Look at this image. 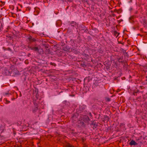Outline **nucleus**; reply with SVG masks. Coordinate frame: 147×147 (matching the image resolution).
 I'll return each instance as SVG.
<instances>
[{
	"instance_id": "5701e85b",
	"label": "nucleus",
	"mask_w": 147,
	"mask_h": 147,
	"mask_svg": "<svg viewBox=\"0 0 147 147\" xmlns=\"http://www.w3.org/2000/svg\"><path fill=\"white\" fill-rule=\"evenodd\" d=\"M87 118L88 119H89V118H88V117H87Z\"/></svg>"
},
{
	"instance_id": "f257e3e1",
	"label": "nucleus",
	"mask_w": 147,
	"mask_h": 147,
	"mask_svg": "<svg viewBox=\"0 0 147 147\" xmlns=\"http://www.w3.org/2000/svg\"><path fill=\"white\" fill-rule=\"evenodd\" d=\"M69 26H70L74 29L75 28L77 29L78 28V24L74 21H71L70 22Z\"/></svg>"
},
{
	"instance_id": "f8f14e48",
	"label": "nucleus",
	"mask_w": 147,
	"mask_h": 147,
	"mask_svg": "<svg viewBox=\"0 0 147 147\" xmlns=\"http://www.w3.org/2000/svg\"><path fill=\"white\" fill-rule=\"evenodd\" d=\"M103 50H102L101 48H99L98 50V53H99L101 54L102 53H103Z\"/></svg>"
},
{
	"instance_id": "b1692460",
	"label": "nucleus",
	"mask_w": 147,
	"mask_h": 147,
	"mask_svg": "<svg viewBox=\"0 0 147 147\" xmlns=\"http://www.w3.org/2000/svg\"><path fill=\"white\" fill-rule=\"evenodd\" d=\"M70 147H73V146H70Z\"/></svg>"
},
{
	"instance_id": "dca6fc26",
	"label": "nucleus",
	"mask_w": 147,
	"mask_h": 147,
	"mask_svg": "<svg viewBox=\"0 0 147 147\" xmlns=\"http://www.w3.org/2000/svg\"><path fill=\"white\" fill-rule=\"evenodd\" d=\"M73 0H65L66 1H68L69 2H72Z\"/></svg>"
},
{
	"instance_id": "4be33fe9",
	"label": "nucleus",
	"mask_w": 147,
	"mask_h": 147,
	"mask_svg": "<svg viewBox=\"0 0 147 147\" xmlns=\"http://www.w3.org/2000/svg\"><path fill=\"white\" fill-rule=\"evenodd\" d=\"M14 99H15V98H13V99H12V100H14Z\"/></svg>"
},
{
	"instance_id": "7ed1b4c3",
	"label": "nucleus",
	"mask_w": 147,
	"mask_h": 147,
	"mask_svg": "<svg viewBox=\"0 0 147 147\" xmlns=\"http://www.w3.org/2000/svg\"><path fill=\"white\" fill-rule=\"evenodd\" d=\"M77 124L78 126L79 127H83L85 126V124L84 122L80 120V119L78 120L77 122Z\"/></svg>"
},
{
	"instance_id": "4468645a",
	"label": "nucleus",
	"mask_w": 147,
	"mask_h": 147,
	"mask_svg": "<svg viewBox=\"0 0 147 147\" xmlns=\"http://www.w3.org/2000/svg\"><path fill=\"white\" fill-rule=\"evenodd\" d=\"M50 64L54 66H56V64L55 63H54L51 62Z\"/></svg>"
},
{
	"instance_id": "6e6552de",
	"label": "nucleus",
	"mask_w": 147,
	"mask_h": 147,
	"mask_svg": "<svg viewBox=\"0 0 147 147\" xmlns=\"http://www.w3.org/2000/svg\"><path fill=\"white\" fill-rule=\"evenodd\" d=\"M30 49L32 50L36 51H38L39 50V48L38 47H31Z\"/></svg>"
},
{
	"instance_id": "412c9836",
	"label": "nucleus",
	"mask_w": 147,
	"mask_h": 147,
	"mask_svg": "<svg viewBox=\"0 0 147 147\" xmlns=\"http://www.w3.org/2000/svg\"><path fill=\"white\" fill-rule=\"evenodd\" d=\"M1 127H0V131L1 130Z\"/></svg>"
},
{
	"instance_id": "a211bd4d",
	"label": "nucleus",
	"mask_w": 147,
	"mask_h": 147,
	"mask_svg": "<svg viewBox=\"0 0 147 147\" xmlns=\"http://www.w3.org/2000/svg\"><path fill=\"white\" fill-rule=\"evenodd\" d=\"M89 115H90V116H92V114H91V113H90L89 114Z\"/></svg>"
},
{
	"instance_id": "9d476101",
	"label": "nucleus",
	"mask_w": 147,
	"mask_h": 147,
	"mask_svg": "<svg viewBox=\"0 0 147 147\" xmlns=\"http://www.w3.org/2000/svg\"><path fill=\"white\" fill-rule=\"evenodd\" d=\"M117 59L119 62L123 63V58H117Z\"/></svg>"
},
{
	"instance_id": "aec40b11",
	"label": "nucleus",
	"mask_w": 147,
	"mask_h": 147,
	"mask_svg": "<svg viewBox=\"0 0 147 147\" xmlns=\"http://www.w3.org/2000/svg\"><path fill=\"white\" fill-rule=\"evenodd\" d=\"M8 94H9L8 93H6L5 94V95H7Z\"/></svg>"
},
{
	"instance_id": "39448f33",
	"label": "nucleus",
	"mask_w": 147,
	"mask_h": 147,
	"mask_svg": "<svg viewBox=\"0 0 147 147\" xmlns=\"http://www.w3.org/2000/svg\"><path fill=\"white\" fill-rule=\"evenodd\" d=\"M28 39L31 42H34L36 41V39L34 38H33L31 36H30L28 37Z\"/></svg>"
},
{
	"instance_id": "f03ea898",
	"label": "nucleus",
	"mask_w": 147,
	"mask_h": 147,
	"mask_svg": "<svg viewBox=\"0 0 147 147\" xmlns=\"http://www.w3.org/2000/svg\"><path fill=\"white\" fill-rule=\"evenodd\" d=\"M33 103L34 105V107L32 108V111L33 113H35L38 110V104L34 100H33Z\"/></svg>"
},
{
	"instance_id": "423d86ee",
	"label": "nucleus",
	"mask_w": 147,
	"mask_h": 147,
	"mask_svg": "<svg viewBox=\"0 0 147 147\" xmlns=\"http://www.w3.org/2000/svg\"><path fill=\"white\" fill-rule=\"evenodd\" d=\"M129 144L131 145H137V142H135L134 140H132L129 142Z\"/></svg>"
},
{
	"instance_id": "9b49d317",
	"label": "nucleus",
	"mask_w": 147,
	"mask_h": 147,
	"mask_svg": "<svg viewBox=\"0 0 147 147\" xmlns=\"http://www.w3.org/2000/svg\"><path fill=\"white\" fill-rule=\"evenodd\" d=\"M91 126H93L94 128H96L97 126V125L94 122H93L90 124Z\"/></svg>"
},
{
	"instance_id": "393cba45",
	"label": "nucleus",
	"mask_w": 147,
	"mask_h": 147,
	"mask_svg": "<svg viewBox=\"0 0 147 147\" xmlns=\"http://www.w3.org/2000/svg\"><path fill=\"white\" fill-rule=\"evenodd\" d=\"M20 147V146H19V147Z\"/></svg>"
},
{
	"instance_id": "f3484780",
	"label": "nucleus",
	"mask_w": 147,
	"mask_h": 147,
	"mask_svg": "<svg viewBox=\"0 0 147 147\" xmlns=\"http://www.w3.org/2000/svg\"><path fill=\"white\" fill-rule=\"evenodd\" d=\"M8 50L9 51H11V49L10 48H8Z\"/></svg>"
},
{
	"instance_id": "2eb2a0df",
	"label": "nucleus",
	"mask_w": 147,
	"mask_h": 147,
	"mask_svg": "<svg viewBox=\"0 0 147 147\" xmlns=\"http://www.w3.org/2000/svg\"><path fill=\"white\" fill-rule=\"evenodd\" d=\"M144 25L145 27H147V24L145 23H145H144Z\"/></svg>"
},
{
	"instance_id": "ddd939ff",
	"label": "nucleus",
	"mask_w": 147,
	"mask_h": 147,
	"mask_svg": "<svg viewBox=\"0 0 147 147\" xmlns=\"http://www.w3.org/2000/svg\"><path fill=\"white\" fill-rule=\"evenodd\" d=\"M86 108V106H85L83 105L81 107H80V109L81 110H82Z\"/></svg>"
},
{
	"instance_id": "20e7f679",
	"label": "nucleus",
	"mask_w": 147,
	"mask_h": 147,
	"mask_svg": "<svg viewBox=\"0 0 147 147\" xmlns=\"http://www.w3.org/2000/svg\"><path fill=\"white\" fill-rule=\"evenodd\" d=\"M63 50L64 51L69 52L70 51V48L69 46H65L63 47Z\"/></svg>"
},
{
	"instance_id": "1a4fd4ad",
	"label": "nucleus",
	"mask_w": 147,
	"mask_h": 147,
	"mask_svg": "<svg viewBox=\"0 0 147 147\" xmlns=\"http://www.w3.org/2000/svg\"><path fill=\"white\" fill-rule=\"evenodd\" d=\"M113 34L115 36L117 37L119 36V33L117 32L116 31H114L113 32Z\"/></svg>"
},
{
	"instance_id": "0eeeda50",
	"label": "nucleus",
	"mask_w": 147,
	"mask_h": 147,
	"mask_svg": "<svg viewBox=\"0 0 147 147\" xmlns=\"http://www.w3.org/2000/svg\"><path fill=\"white\" fill-rule=\"evenodd\" d=\"M110 118V117H109L107 115H104V116L103 117V120L104 121H108Z\"/></svg>"
},
{
	"instance_id": "6ab92c4d",
	"label": "nucleus",
	"mask_w": 147,
	"mask_h": 147,
	"mask_svg": "<svg viewBox=\"0 0 147 147\" xmlns=\"http://www.w3.org/2000/svg\"><path fill=\"white\" fill-rule=\"evenodd\" d=\"M36 99H38V96L37 95H36Z\"/></svg>"
}]
</instances>
